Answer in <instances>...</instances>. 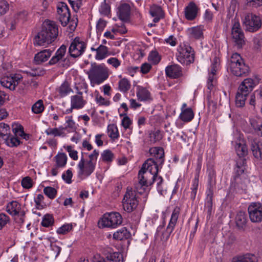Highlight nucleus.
I'll list each match as a JSON object with an SVG mask.
<instances>
[{
	"label": "nucleus",
	"instance_id": "f257e3e1",
	"mask_svg": "<svg viewBox=\"0 0 262 262\" xmlns=\"http://www.w3.org/2000/svg\"><path fill=\"white\" fill-rule=\"evenodd\" d=\"M58 34V29L54 23L44 24L41 31L35 36L34 44L41 46L51 43L57 38Z\"/></svg>",
	"mask_w": 262,
	"mask_h": 262
},
{
	"label": "nucleus",
	"instance_id": "f03ea898",
	"mask_svg": "<svg viewBox=\"0 0 262 262\" xmlns=\"http://www.w3.org/2000/svg\"><path fill=\"white\" fill-rule=\"evenodd\" d=\"M87 74L92 86L101 84L108 77V70L105 66L97 64L95 62L91 63V67Z\"/></svg>",
	"mask_w": 262,
	"mask_h": 262
},
{
	"label": "nucleus",
	"instance_id": "7ed1b4c3",
	"mask_svg": "<svg viewBox=\"0 0 262 262\" xmlns=\"http://www.w3.org/2000/svg\"><path fill=\"white\" fill-rule=\"evenodd\" d=\"M156 166L157 164L152 159H148L145 162L138 172L139 182L137 183L136 186L137 189L139 186L147 187L149 185V182H151V181H149L147 178L148 177L151 178L154 172L153 169Z\"/></svg>",
	"mask_w": 262,
	"mask_h": 262
},
{
	"label": "nucleus",
	"instance_id": "20e7f679",
	"mask_svg": "<svg viewBox=\"0 0 262 262\" xmlns=\"http://www.w3.org/2000/svg\"><path fill=\"white\" fill-rule=\"evenodd\" d=\"M21 143L17 137H14L11 134V129L9 125L5 123H0V145L5 144L13 147H16Z\"/></svg>",
	"mask_w": 262,
	"mask_h": 262
},
{
	"label": "nucleus",
	"instance_id": "39448f33",
	"mask_svg": "<svg viewBox=\"0 0 262 262\" xmlns=\"http://www.w3.org/2000/svg\"><path fill=\"white\" fill-rule=\"evenodd\" d=\"M139 202L135 191L132 188L128 187L122 201L124 210L127 212L133 211L137 207Z\"/></svg>",
	"mask_w": 262,
	"mask_h": 262
},
{
	"label": "nucleus",
	"instance_id": "423d86ee",
	"mask_svg": "<svg viewBox=\"0 0 262 262\" xmlns=\"http://www.w3.org/2000/svg\"><path fill=\"white\" fill-rule=\"evenodd\" d=\"M122 222V218L121 214L117 212H113L105 214L98 224L100 227L115 228L120 225Z\"/></svg>",
	"mask_w": 262,
	"mask_h": 262
},
{
	"label": "nucleus",
	"instance_id": "0eeeda50",
	"mask_svg": "<svg viewBox=\"0 0 262 262\" xmlns=\"http://www.w3.org/2000/svg\"><path fill=\"white\" fill-rule=\"evenodd\" d=\"M210 69L209 70L207 80L208 89L211 90L216 83V73L220 67L219 53L214 52L212 55Z\"/></svg>",
	"mask_w": 262,
	"mask_h": 262
},
{
	"label": "nucleus",
	"instance_id": "6e6552de",
	"mask_svg": "<svg viewBox=\"0 0 262 262\" xmlns=\"http://www.w3.org/2000/svg\"><path fill=\"white\" fill-rule=\"evenodd\" d=\"M7 212L11 215L15 216L16 223L23 224L24 222L26 212L21 209V205L16 201H12L8 204Z\"/></svg>",
	"mask_w": 262,
	"mask_h": 262
},
{
	"label": "nucleus",
	"instance_id": "1a4fd4ad",
	"mask_svg": "<svg viewBox=\"0 0 262 262\" xmlns=\"http://www.w3.org/2000/svg\"><path fill=\"white\" fill-rule=\"evenodd\" d=\"M243 22L246 30L250 32L257 31L261 26L260 17L253 13L246 14Z\"/></svg>",
	"mask_w": 262,
	"mask_h": 262
},
{
	"label": "nucleus",
	"instance_id": "9d476101",
	"mask_svg": "<svg viewBox=\"0 0 262 262\" xmlns=\"http://www.w3.org/2000/svg\"><path fill=\"white\" fill-rule=\"evenodd\" d=\"M232 145L239 157H244L248 154V148L243 135L236 134L232 141Z\"/></svg>",
	"mask_w": 262,
	"mask_h": 262
},
{
	"label": "nucleus",
	"instance_id": "9b49d317",
	"mask_svg": "<svg viewBox=\"0 0 262 262\" xmlns=\"http://www.w3.org/2000/svg\"><path fill=\"white\" fill-rule=\"evenodd\" d=\"M249 216L253 223L262 221V204L259 202H252L248 208Z\"/></svg>",
	"mask_w": 262,
	"mask_h": 262
},
{
	"label": "nucleus",
	"instance_id": "f8f14e48",
	"mask_svg": "<svg viewBox=\"0 0 262 262\" xmlns=\"http://www.w3.org/2000/svg\"><path fill=\"white\" fill-rule=\"evenodd\" d=\"M86 48L85 43L78 37H75L71 43L69 49L70 57L76 58L81 55Z\"/></svg>",
	"mask_w": 262,
	"mask_h": 262
},
{
	"label": "nucleus",
	"instance_id": "ddd939ff",
	"mask_svg": "<svg viewBox=\"0 0 262 262\" xmlns=\"http://www.w3.org/2000/svg\"><path fill=\"white\" fill-rule=\"evenodd\" d=\"M81 155L80 161L78 164V167L79 169L78 175L79 177L83 175L88 177L94 171L95 163L91 161H86L83 157V153L82 152Z\"/></svg>",
	"mask_w": 262,
	"mask_h": 262
},
{
	"label": "nucleus",
	"instance_id": "4468645a",
	"mask_svg": "<svg viewBox=\"0 0 262 262\" xmlns=\"http://www.w3.org/2000/svg\"><path fill=\"white\" fill-rule=\"evenodd\" d=\"M232 38L236 45L238 47L242 46L245 43V36L242 31L239 21L234 20L233 22V26L231 31Z\"/></svg>",
	"mask_w": 262,
	"mask_h": 262
},
{
	"label": "nucleus",
	"instance_id": "2eb2a0df",
	"mask_svg": "<svg viewBox=\"0 0 262 262\" xmlns=\"http://www.w3.org/2000/svg\"><path fill=\"white\" fill-rule=\"evenodd\" d=\"M22 79V76L19 74H10V76L2 78L1 80V84L4 88L10 90H14Z\"/></svg>",
	"mask_w": 262,
	"mask_h": 262
},
{
	"label": "nucleus",
	"instance_id": "dca6fc26",
	"mask_svg": "<svg viewBox=\"0 0 262 262\" xmlns=\"http://www.w3.org/2000/svg\"><path fill=\"white\" fill-rule=\"evenodd\" d=\"M194 52L192 48L188 45H184L181 48V64L185 66L193 62Z\"/></svg>",
	"mask_w": 262,
	"mask_h": 262
},
{
	"label": "nucleus",
	"instance_id": "f3484780",
	"mask_svg": "<svg viewBox=\"0 0 262 262\" xmlns=\"http://www.w3.org/2000/svg\"><path fill=\"white\" fill-rule=\"evenodd\" d=\"M256 83L252 78L245 79L239 85L238 91L248 96L256 86Z\"/></svg>",
	"mask_w": 262,
	"mask_h": 262
},
{
	"label": "nucleus",
	"instance_id": "a211bd4d",
	"mask_svg": "<svg viewBox=\"0 0 262 262\" xmlns=\"http://www.w3.org/2000/svg\"><path fill=\"white\" fill-rule=\"evenodd\" d=\"M199 8L193 2H191L184 10V15L188 20H193L197 16Z\"/></svg>",
	"mask_w": 262,
	"mask_h": 262
},
{
	"label": "nucleus",
	"instance_id": "6ab92c4d",
	"mask_svg": "<svg viewBox=\"0 0 262 262\" xmlns=\"http://www.w3.org/2000/svg\"><path fill=\"white\" fill-rule=\"evenodd\" d=\"M203 31L204 26L199 25L187 28L186 30V33L190 38L199 39L203 37Z\"/></svg>",
	"mask_w": 262,
	"mask_h": 262
},
{
	"label": "nucleus",
	"instance_id": "aec40b11",
	"mask_svg": "<svg viewBox=\"0 0 262 262\" xmlns=\"http://www.w3.org/2000/svg\"><path fill=\"white\" fill-rule=\"evenodd\" d=\"M230 72L236 76H245L249 72V67L245 63L237 64L234 69L232 65L228 66Z\"/></svg>",
	"mask_w": 262,
	"mask_h": 262
},
{
	"label": "nucleus",
	"instance_id": "412c9836",
	"mask_svg": "<svg viewBox=\"0 0 262 262\" xmlns=\"http://www.w3.org/2000/svg\"><path fill=\"white\" fill-rule=\"evenodd\" d=\"M165 74L171 79L178 78L180 76V67L177 64L167 66L165 68Z\"/></svg>",
	"mask_w": 262,
	"mask_h": 262
},
{
	"label": "nucleus",
	"instance_id": "4be33fe9",
	"mask_svg": "<svg viewBox=\"0 0 262 262\" xmlns=\"http://www.w3.org/2000/svg\"><path fill=\"white\" fill-rule=\"evenodd\" d=\"M78 95H74L71 97V102L72 108L80 109L82 108L86 103V101L83 100L81 92H78Z\"/></svg>",
	"mask_w": 262,
	"mask_h": 262
},
{
	"label": "nucleus",
	"instance_id": "5701e85b",
	"mask_svg": "<svg viewBox=\"0 0 262 262\" xmlns=\"http://www.w3.org/2000/svg\"><path fill=\"white\" fill-rule=\"evenodd\" d=\"M151 154H154L156 158V160L152 158L155 163H157V166L162 165L164 162V151L163 148L161 147H155L149 149Z\"/></svg>",
	"mask_w": 262,
	"mask_h": 262
},
{
	"label": "nucleus",
	"instance_id": "b1692460",
	"mask_svg": "<svg viewBox=\"0 0 262 262\" xmlns=\"http://www.w3.org/2000/svg\"><path fill=\"white\" fill-rule=\"evenodd\" d=\"M158 166L157 165L156 167L153 169L154 172L151 176V182H149V185L152 184L154 182H156L157 190L158 192L162 195L163 190L161 187V184L163 182V179L161 176H158Z\"/></svg>",
	"mask_w": 262,
	"mask_h": 262
},
{
	"label": "nucleus",
	"instance_id": "393cba45",
	"mask_svg": "<svg viewBox=\"0 0 262 262\" xmlns=\"http://www.w3.org/2000/svg\"><path fill=\"white\" fill-rule=\"evenodd\" d=\"M52 51L50 49L43 50L37 53L34 57V61L36 64H39L48 60L51 56Z\"/></svg>",
	"mask_w": 262,
	"mask_h": 262
},
{
	"label": "nucleus",
	"instance_id": "a878e982",
	"mask_svg": "<svg viewBox=\"0 0 262 262\" xmlns=\"http://www.w3.org/2000/svg\"><path fill=\"white\" fill-rule=\"evenodd\" d=\"M130 8L128 4H123L119 8L118 16L119 18L124 21L128 20L130 16Z\"/></svg>",
	"mask_w": 262,
	"mask_h": 262
},
{
	"label": "nucleus",
	"instance_id": "bb28decb",
	"mask_svg": "<svg viewBox=\"0 0 262 262\" xmlns=\"http://www.w3.org/2000/svg\"><path fill=\"white\" fill-rule=\"evenodd\" d=\"M67 51L66 46L62 45L57 50L55 55L52 57L49 62V64L53 65L62 59Z\"/></svg>",
	"mask_w": 262,
	"mask_h": 262
},
{
	"label": "nucleus",
	"instance_id": "cd10ccee",
	"mask_svg": "<svg viewBox=\"0 0 262 262\" xmlns=\"http://www.w3.org/2000/svg\"><path fill=\"white\" fill-rule=\"evenodd\" d=\"M262 140L259 141L257 140H254L251 142V149L253 155L256 159L261 158L262 157Z\"/></svg>",
	"mask_w": 262,
	"mask_h": 262
},
{
	"label": "nucleus",
	"instance_id": "c85d7f7f",
	"mask_svg": "<svg viewBox=\"0 0 262 262\" xmlns=\"http://www.w3.org/2000/svg\"><path fill=\"white\" fill-rule=\"evenodd\" d=\"M257 257L252 254L247 253L234 257L231 262H257Z\"/></svg>",
	"mask_w": 262,
	"mask_h": 262
},
{
	"label": "nucleus",
	"instance_id": "c756f323",
	"mask_svg": "<svg viewBox=\"0 0 262 262\" xmlns=\"http://www.w3.org/2000/svg\"><path fill=\"white\" fill-rule=\"evenodd\" d=\"M131 236V234L125 227L122 228L113 234L114 239L119 241L127 239Z\"/></svg>",
	"mask_w": 262,
	"mask_h": 262
},
{
	"label": "nucleus",
	"instance_id": "7c9ffc66",
	"mask_svg": "<svg viewBox=\"0 0 262 262\" xmlns=\"http://www.w3.org/2000/svg\"><path fill=\"white\" fill-rule=\"evenodd\" d=\"M243 63H245L244 59L242 58L240 54L237 53H233L228 61V66L232 65V69H234L235 67L237 64Z\"/></svg>",
	"mask_w": 262,
	"mask_h": 262
},
{
	"label": "nucleus",
	"instance_id": "2f4dec72",
	"mask_svg": "<svg viewBox=\"0 0 262 262\" xmlns=\"http://www.w3.org/2000/svg\"><path fill=\"white\" fill-rule=\"evenodd\" d=\"M108 55V49L103 45H100L96 50L95 58L97 60H102Z\"/></svg>",
	"mask_w": 262,
	"mask_h": 262
},
{
	"label": "nucleus",
	"instance_id": "473e14b6",
	"mask_svg": "<svg viewBox=\"0 0 262 262\" xmlns=\"http://www.w3.org/2000/svg\"><path fill=\"white\" fill-rule=\"evenodd\" d=\"M194 113L191 107H188L181 111V121L188 122L192 120Z\"/></svg>",
	"mask_w": 262,
	"mask_h": 262
},
{
	"label": "nucleus",
	"instance_id": "72a5a7b5",
	"mask_svg": "<svg viewBox=\"0 0 262 262\" xmlns=\"http://www.w3.org/2000/svg\"><path fill=\"white\" fill-rule=\"evenodd\" d=\"M179 208H176L171 215V217L170 221V222L167 227V231L168 232L171 233L174 225L175 224L178 220V216H179Z\"/></svg>",
	"mask_w": 262,
	"mask_h": 262
},
{
	"label": "nucleus",
	"instance_id": "f704fd0d",
	"mask_svg": "<svg viewBox=\"0 0 262 262\" xmlns=\"http://www.w3.org/2000/svg\"><path fill=\"white\" fill-rule=\"evenodd\" d=\"M137 89V96L139 100L145 101L149 98L150 93L146 89L140 86Z\"/></svg>",
	"mask_w": 262,
	"mask_h": 262
},
{
	"label": "nucleus",
	"instance_id": "c9c22d12",
	"mask_svg": "<svg viewBox=\"0 0 262 262\" xmlns=\"http://www.w3.org/2000/svg\"><path fill=\"white\" fill-rule=\"evenodd\" d=\"M106 262H123V255L120 252L110 253L106 256Z\"/></svg>",
	"mask_w": 262,
	"mask_h": 262
},
{
	"label": "nucleus",
	"instance_id": "e433bc0d",
	"mask_svg": "<svg viewBox=\"0 0 262 262\" xmlns=\"http://www.w3.org/2000/svg\"><path fill=\"white\" fill-rule=\"evenodd\" d=\"M58 91L60 96L62 97H65L71 92H72V90L70 88V84L67 81L63 82V83L58 88Z\"/></svg>",
	"mask_w": 262,
	"mask_h": 262
},
{
	"label": "nucleus",
	"instance_id": "4c0bfd02",
	"mask_svg": "<svg viewBox=\"0 0 262 262\" xmlns=\"http://www.w3.org/2000/svg\"><path fill=\"white\" fill-rule=\"evenodd\" d=\"M54 158L55 159L57 167H63L66 165L68 158L66 154H58Z\"/></svg>",
	"mask_w": 262,
	"mask_h": 262
},
{
	"label": "nucleus",
	"instance_id": "58836bf2",
	"mask_svg": "<svg viewBox=\"0 0 262 262\" xmlns=\"http://www.w3.org/2000/svg\"><path fill=\"white\" fill-rule=\"evenodd\" d=\"M235 222L239 228H243L247 222L246 214L243 212H238L236 216Z\"/></svg>",
	"mask_w": 262,
	"mask_h": 262
},
{
	"label": "nucleus",
	"instance_id": "ea45409f",
	"mask_svg": "<svg viewBox=\"0 0 262 262\" xmlns=\"http://www.w3.org/2000/svg\"><path fill=\"white\" fill-rule=\"evenodd\" d=\"M247 95L237 91L235 97V104L237 107H243L245 104Z\"/></svg>",
	"mask_w": 262,
	"mask_h": 262
},
{
	"label": "nucleus",
	"instance_id": "a19ab883",
	"mask_svg": "<svg viewBox=\"0 0 262 262\" xmlns=\"http://www.w3.org/2000/svg\"><path fill=\"white\" fill-rule=\"evenodd\" d=\"M108 137L113 139H116L119 137L118 128L115 124H110L107 127Z\"/></svg>",
	"mask_w": 262,
	"mask_h": 262
},
{
	"label": "nucleus",
	"instance_id": "79ce46f5",
	"mask_svg": "<svg viewBox=\"0 0 262 262\" xmlns=\"http://www.w3.org/2000/svg\"><path fill=\"white\" fill-rule=\"evenodd\" d=\"M162 138V133L158 129L154 130L149 134L150 141L154 143L160 141Z\"/></svg>",
	"mask_w": 262,
	"mask_h": 262
},
{
	"label": "nucleus",
	"instance_id": "37998d69",
	"mask_svg": "<svg viewBox=\"0 0 262 262\" xmlns=\"http://www.w3.org/2000/svg\"><path fill=\"white\" fill-rule=\"evenodd\" d=\"M130 88L129 81L126 78H123L119 82V89L123 93L127 92Z\"/></svg>",
	"mask_w": 262,
	"mask_h": 262
},
{
	"label": "nucleus",
	"instance_id": "c03bdc74",
	"mask_svg": "<svg viewBox=\"0 0 262 262\" xmlns=\"http://www.w3.org/2000/svg\"><path fill=\"white\" fill-rule=\"evenodd\" d=\"M246 160L241 159L236 163V166L235 168V171L238 175H241L244 173L246 170Z\"/></svg>",
	"mask_w": 262,
	"mask_h": 262
},
{
	"label": "nucleus",
	"instance_id": "a18cd8bd",
	"mask_svg": "<svg viewBox=\"0 0 262 262\" xmlns=\"http://www.w3.org/2000/svg\"><path fill=\"white\" fill-rule=\"evenodd\" d=\"M43 110L44 106L42 100H38L32 106V111L35 114L41 113Z\"/></svg>",
	"mask_w": 262,
	"mask_h": 262
},
{
	"label": "nucleus",
	"instance_id": "49530a36",
	"mask_svg": "<svg viewBox=\"0 0 262 262\" xmlns=\"http://www.w3.org/2000/svg\"><path fill=\"white\" fill-rule=\"evenodd\" d=\"M54 224V219L52 215H45L42 220L41 225L45 227H49Z\"/></svg>",
	"mask_w": 262,
	"mask_h": 262
},
{
	"label": "nucleus",
	"instance_id": "de8ad7c7",
	"mask_svg": "<svg viewBox=\"0 0 262 262\" xmlns=\"http://www.w3.org/2000/svg\"><path fill=\"white\" fill-rule=\"evenodd\" d=\"M44 193L50 199H53L57 194V190L52 187H46L43 189Z\"/></svg>",
	"mask_w": 262,
	"mask_h": 262
},
{
	"label": "nucleus",
	"instance_id": "09e8293b",
	"mask_svg": "<svg viewBox=\"0 0 262 262\" xmlns=\"http://www.w3.org/2000/svg\"><path fill=\"white\" fill-rule=\"evenodd\" d=\"M57 14H68L70 12V10L67 6V5L63 2H61L58 4L57 5Z\"/></svg>",
	"mask_w": 262,
	"mask_h": 262
},
{
	"label": "nucleus",
	"instance_id": "8fccbe9b",
	"mask_svg": "<svg viewBox=\"0 0 262 262\" xmlns=\"http://www.w3.org/2000/svg\"><path fill=\"white\" fill-rule=\"evenodd\" d=\"M148 59L149 61L155 64H158L161 60V58L157 51H151L148 56Z\"/></svg>",
	"mask_w": 262,
	"mask_h": 262
},
{
	"label": "nucleus",
	"instance_id": "3c124183",
	"mask_svg": "<svg viewBox=\"0 0 262 262\" xmlns=\"http://www.w3.org/2000/svg\"><path fill=\"white\" fill-rule=\"evenodd\" d=\"M71 17L70 13L68 14H58V19L61 23V24L63 26H66L69 21Z\"/></svg>",
	"mask_w": 262,
	"mask_h": 262
},
{
	"label": "nucleus",
	"instance_id": "603ef678",
	"mask_svg": "<svg viewBox=\"0 0 262 262\" xmlns=\"http://www.w3.org/2000/svg\"><path fill=\"white\" fill-rule=\"evenodd\" d=\"M102 160L106 162H111L114 158V155L110 150H105L101 154Z\"/></svg>",
	"mask_w": 262,
	"mask_h": 262
},
{
	"label": "nucleus",
	"instance_id": "864d4df0",
	"mask_svg": "<svg viewBox=\"0 0 262 262\" xmlns=\"http://www.w3.org/2000/svg\"><path fill=\"white\" fill-rule=\"evenodd\" d=\"M72 229V225L71 224H64L57 230V233L59 234H65Z\"/></svg>",
	"mask_w": 262,
	"mask_h": 262
},
{
	"label": "nucleus",
	"instance_id": "5fc2aeb1",
	"mask_svg": "<svg viewBox=\"0 0 262 262\" xmlns=\"http://www.w3.org/2000/svg\"><path fill=\"white\" fill-rule=\"evenodd\" d=\"M99 12L104 15H107L110 13V6L106 3V0H104V2L102 3L99 9Z\"/></svg>",
	"mask_w": 262,
	"mask_h": 262
},
{
	"label": "nucleus",
	"instance_id": "6e6d98bb",
	"mask_svg": "<svg viewBox=\"0 0 262 262\" xmlns=\"http://www.w3.org/2000/svg\"><path fill=\"white\" fill-rule=\"evenodd\" d=\"M10 222L9 217L5 213H0V230H2Z\"/></svg>",
	"mask_w": 262,
	"mask_h": 262
},
{
	"label": "nucleus",
	"instance_id": "4d7b16f0",
	"mask_svg": "<svg viewBox=\"0 0 262 262\" xmlns=\"http://www.w3.org/2000/svg\"><path fill=\"white\" fill-rule=\"evenodd\" d=\"M45 133L48 135H53L54 136H62L63 132L58 128H49L46 130Z\"/></svg>",
	"mask_w": 262,
	"mask_h": 262
},
{
	"label": "nucleus",
	"instance_id": "13d9d810",
	"mask_svg": "<svg viewBox=\"0 0 262 262\" xmlns=\"http://www.w3.org/2000/svg\"><path fill=\"white\" fill-rule=\"evenodd\" d=\"M74 11L77 12L82 5V0H68Z\"/></svg>",
	"mask_w": 262,
	"mask_h": 262
},
{
	"label": "nucleus",
	"instance_id": "bf43d9fd",
	"mask_svg": "<svg viewBox=\"0 0 262 262\" xmlns=\"http://www.w3.org/2000/svg\"><path fill=\"white\" fill-rule=\"evenodd\" d=\"M21 185L24 188L29 189L32 187V180L29 177H26L23 179Z\"/></svg>",
	"mask_w": 262,
	"mask_h": 262
},
{
	"label": "nucleus",
	"instance_id": "052dcab7",
	"mask_svg": "<svg viewBox=\"0 0 262 262\" xmlns=\"http://www.w3.org/2000/svg\"><path fill=\"white\" fill-rule=\"evenodd\" d=\"M9 10V4L7 2L2 1L0 2V16L4 15Z\"/></svg>",
	"mask_w": 262,
	"mask_h": 262
},
{
	"label": "nucleus",
	"instance_id": "680f3d73",
	"mask_svg": "<svg viewBox=\"0 0 262 262\" xmlns=\"http://www.w3.org/2000/svg\"><path fill=\"white\" fill-rule=\"evenodd\" d=\"M73 177V173L70 169H68L66 173H63L62 175V179L68 184L72 183L71 179Z\"/></svg>",
	"mask_w": 262,
	"mask_h": 262
},
{
	"label": "nucleus",
	"instance_id": "e2e57ef3",
	"mask_svg": "<svg viewBox=\"0 0 262 262\" xmlns=\"http://www.w3.org/2000/svg\"><path fill=\"white\" fill-rule=\"evenodd\" d=\"M213 15L212 12L209 9L206 10L203 14L204 21L207 23H211L213 19Z\"/></svg>",
	"mask_w": 262,
	"mask_h": 262
},
{
	"label": "nucleus",
	"instance_id": "0e129e2a",
	"mask_svg": "<svg viewBox=\"0 0 262 262\" xmlns=\"http://www.w3.org/2000/svg\"><path fill=\"white\" fill-rule=\"evenodd\" d=\"M106 25V21L102 19H100L97 22L96 25L97 33H101L105 27Z\"/></svg>",
	"mask_w": 262,
	"mask_h": 262
},
{
	"label": "nucleus",
	"instance_id": "69168bd1",
	"mask_svg": "<svg viewBox=\"0 0 262 262\" xmlns=\"http://www.w3.org/2000/svg\"><path fill=\"white\" fill-rule=\"evenodd\" d=\"M149 12L152 16H161L162 9L160 7H153L150 8Z\"/></svg>",
	"mask_w": 262,
	"mask_h": 262
},
{
	"label": "nucleus",
	"instance_id": "338daca9",
	"mask_svg": "<svg viewBox=\"0 0 262 262\" xmlns=\"http://www.w3.org/2000/svg\"><path fill=\"white\" fill-rule=\"evenodd\" d=\"M208 181L210 184H214L215 180V172L213 169H209L208 170Z\"/></svg>",
	"mask_w": 262,
	"mask_h": 262
},
{
	"label": "nucleus",
	"instance_id": "774afa93",
	"mask_svg": "<svg viewBox=\"0 0 262 262\" xmlns=\"http://www.w3.org/2000/svg\"><path fill=\"white\" fill-rule=\"evenodd\" d=\"M50 246L51 250L53 252V254L56 257H57L61 251V247L53 243L51 244Z\"/></svg>",
	"mask_w": 262,
	"mask_h": 262
}]
</instances>
